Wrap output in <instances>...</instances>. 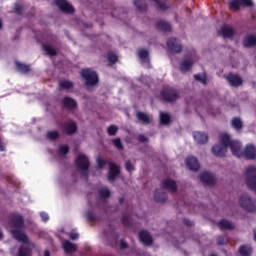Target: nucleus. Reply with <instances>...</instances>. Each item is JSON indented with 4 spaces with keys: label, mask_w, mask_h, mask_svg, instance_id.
<instances>
[{
    "label": "nucleus",
    "mask_w": 256,
    "mask_h": 256,
    "mask_svg": "<svg viewBox=\"0 0 256 256\" xmlns=\"http://www.w3.org/2000/svg\"><path fill=\"white\" fill-rule=\"evenodd\" d=\"M228 147L235 157H241V143L239 141L232 140Z\"/></svg>",
    "instance_id": "nucleus-25"
},
{
    "label": "nucleus",
    "mask_w": 256,
    "mask_h": 256,
    "mask_svg": "<svg viewBox=\"0 0 256 256\" xmlns=\"http://www.w3.org/2000/svg\"><path fill=\"white\" fill-rule=\"evenodd\" d=\"M242 45L246 49H251L253 47H256V35L254 34H248L244 36L242 40Z\"/></svg>",
    "instance_id": "nucleus-14"
},
{
    "label": "nucleus",
    "mask_w": 256,
    "mask_h": 256,
    "mask_svg": "<svg viewBox=\"0 0 256 256\" xmlns=\"http://www.w3.org/2000/svg\"><path fill=\"white\" fill-rule=\"evenodd\" d=\"M238 252L241 256H250L251 253H253V248H251L249 245H242L240 246Z\"/></svg>",
    "instance_id": "nucleus-34"
},
{
    "label": "nucleus",
    "mask_w": 256,
    "mask_h": 256,
    "mask_svg": "<svg viewBox=\"0 0 256 256\" xmlns=\"http://www.w3.org/2000/svg\"><path fill=\"white\" fill-rule=\"evenodd\" d=\"M107 59L111 65H115V63H117V61H119V57H117V54H115L113 52L107 53Z\"/></svg>",
    "instance_id": "nucleus-38"
},
{
    "label": "nucleus",
    "mask_w": 256,
    "mask_h": 256,
    "mask_svg": "<svg viewBox=\"0 0 256 256\" xmlns=\"http://www.w3.org/2000/svg\"><path fill=\"white\" fill-rule=\"evenodd\" d=\"M59 151L62 155H67V153H69V146L68 145L59 146Z\"/></svg>",
    "instance_id": "nucleus-51"
},
{
    "label": "nucleus",
    "mask_w": 256,
    "mask_h": 256,
    "mask_svg": "<svg viewBox=\"0 0 256 256\" xmlns=\"http://www.w3.org/2000/svg\"><path fill=\"white\" fill-rule=\"evenodd\" d=\"M229 243V236L221 235L217 237V245H227Z\"/></svg>",
    "instance_id": "nucleus-42"
},
{
    "label": "nucleus",
    "mask_w": 256,
    "mask_h": 256,
    "mask_svg": "<svg viewBox=\"0 0 256 256\" xmlns=\"http://www.w3.org/2000/svg\"><path fill=\"white\" fill-rule=\"evenodd\" d=\"M62 105L64 109H68V111H74V109H77V101L69 96H65L62 99Z\"/></svg>",
    "instance_id": "nucleus-15"
},
{
    "label": "nucleus",
    "mask_w": 256,
    "mask_h": 256,
    "mask_svg": "<svg viewBox=\"0 0 256 256\" xmlns=\"http://www.w3.org/2000/svg\"><path fill=\"white\" fill-rule=\"evenodd\" d=\"M122 225H124V227H131L133 225V222L131 221V219L128 218L127 215H123L122 216Z\"/></svg>",
    "instance_id": "nucleus-46"
},
{
    "label": "nucleus",
    "mask_w": 256,
    "mask_h": 256,
    "mask_svg": "<svg viewBox=\"0 0 256 256\" xmlns=\"http://www.w3.org/2000/svg\"><path fill=\"white\" fill-rule=\"evenodd\" d=\"M13 11L14 13H16V15H23V11H25V6H23V4L16 3L14 4Z\"/></svg>",
    "instance_id": "nucleus-40"
},
{
    "label": "nucleus",
    "mask_w": 256,
    "mask_h": 256,
    "mask_svg": "<svg viewBox=\"0 0 256 256\" xmlns=\"http://www.w3.org/2000/svg\"><path fill=\"white\" fill-rule=\"evenodd\" d=\"M109 171H108V181L113 183L117 177L121 174V169L117 166V164L113 162H108Z\"/></svg>",
    "instance_id": "nucleus-9"
},
{
    "label": "nucleus",
    "mask_w": 256,
    "mask_h": 256,
    "mask_svg": "<svg viewBox=\"0 0 256 256\" xmlns=\"http://www.w3.org/2000/svg\"><path fill=\"white\" fill-rule=\"evenodd\" d=\"M167 47L172 53H181L183 51V46L175 38L168 39Z\"/></svg>",
    "instance_id": "nucleus-12"
},
{
    "label": "nucleus",
    "mask_w": 256,
    "mask_h": 256,
    "mask_svg": "<svg viewBox=\"0 0 256 256\" xmlns=\"http://www.w3.org/2000/svg\"><path fill=\"white\" fill-rule=\"evenodd\" d=\"M127 247H129L127 242H125V240H120V249H127Z\"/></svg>",
    "instance_id": "nucleus-57"
},
{
    "label": "nucleus",
    "mask_w": 256,
    "mask_h": 256,
    "mask_svg": "<svg viewBox=\"0 0 256 256\" xmlns=\"http://www.w3.org/2000/svg\"><path fill=\"white\" fill-rule=\"evenodd\" d=\"M239 205L244 209V211H247L248 213H255L256 212V205L255 202L251 199V196L249 194H244L239 199Z\"/></svg>",
    "instance_id": "nucleus-6"
},
{
    "label": "nucleus",
    "mask_w": 256,
    "mask_h": 256,
    "mask_svg": "<svg viewBox=\"0 0 256 256\" xmlns=\"http://www.w3.org/2000/svg\"><path fill=\"white\" fill-rule=\"evenodd\" d=\"M185 162H186V167H188V169L190 171H197L200 167L199 161L197 160V158L195 156L187 157Z\"/></svg>",
    "instance_id": "nucleus-18"
},
{
    "label": "nucleus",
    "mask_w": 256,
    "mask_h": 256,
    "mask_svg": "<svg viewBox=\"0 0 256 256\" xmlns=\"http://www.w3.org/2000/svg\"><path fill=\"white\" fill-rule=\"evenodd\" d=\"M48 139H51V141H55L59 139V132L57 131H50L47 133Z\"/></svg>",
    "instance_id": "nucleus-47"
},
{
    "label": "nucleus",
    "mask_w": 256,
    "mask_h": 256,
    "mask_svg": "<svg viewBox=\"0 0 256 256\" xmlns=\"http://www.w3.org/2000/svg\"><path fill=\"white\" fill-rule=\"evenodd\" d=\"M155 28L158 29V31H162V33H169L171 31V23L163 20H158L155 23Z\"/></svg>",
    "instance_id": "nucleus-22"
},
{
    "label": "nucleus",
    "mask_w": 256,
    "mask_h": 256,
    "mask_svg": "<svg viewBox=\"0 0 256 256\" xmlns=\"http://www.w3.org/2000/svg\"><path fill=\"white\" fill-rule=\"evenodd\" d=\"M16 69L19 73H23V75H27V73H31V66L27 64H23L21 62H15Z\"/></svg>",
    "instance_id": "nucleus-27"
},
{
    "label": "nucleus",
    "mask_w": 256,
    "mask_h": 256,
    "mask_svg": "<svg viewBox=\"0 0 256 256\" xmlns=\"http://www.w3.org/2000/svg\"><path fill=\"white\" fill-rule=\"evenodd\" d=\"M118 128L115 125H110L107 128V133L110 135V137H114V135H117Z\"/></svg>",
    "instance_id": "nucleus-45"
},
{
    "label": "nucleus",
    "mask_w": 256,
    "mask_h": 256,
    "mask_svg": "<svg viewBox=\"0 0 256 256\" xmlns=\"http://www.w3.org/2000/svg\"><path fill=\"white\" fill-rule=\"evenodd\" d=\"M81 77L84 79L86 87H95V85L99 84V76L97 75V72L89 68L81 70Z\"/></svg>",
    "instance_id": "nucleus-3"
},
{
    "label": "nucleus",
    "mask_w": 256,
    "mask_h": 256,
    "mask_svg": "<svg viewBox=\"0 0 256 256\" xmlns=\"http://www.w3.org/2000/svg\"><path fill=\"white\" fill-rule=\"evenodd\" d=\"M244 157L245 159H249L250 161L256 159V148L253 144L246 145L244 149Z\"/></svg>",
    "instance_id": "nucleus-17"
},
{
    "label": "nucleus",
    "mask_w": 256,
    "mask_h": 256,
    "mask_svg": "<svg viewBox=\"0 0 256 256\" xmlns=\"http://www.w3.org/2000/svg\"><path fill=\"white\" fill-rule=\"evenodd\" d=\"M194 79L195 81H198L199 83H202V85H206L207 84V74L203 73V74H195L194 75Z\"/></svg>",
    "instance_id": "nucleus-37"
},
{
    "label": "nucleus",
    "mask_w": 256,
    "mask_h": 256,
    "mask_svg": "<svg viewBox=\"0 0 256 256\" xmlns=\"http://www.w3.org/2000/svg\"><path fill=\"white\" fill-rule=\"evenodd\" d=\"M134 5L138 11H147V3L145 2V0H134Z\"/></svg>",
    "instance_id": "nucleus-35"
},
{
    "label": "nucleus",
    "mask_w": 256,
    "mask_h": 256,
    "mask_svg": "<svg viewBox=\"0 0 256 256\" xmlns=\"http://www.w3.org/2000/svg\"><path fill=\"white\" fill-rule=\"evenodd\" d=\"M70 239H72L73 241H75L76 239H79V234L75 233V232H71L69 234Z\"/></svg>",
    "instance_id": "nucleus-56"
},
{
    "label": "nucleus",
    "mask_w": 256,
    "mask_h": 256,
    "mask_svg": "<svg viewBox=\"0 0 256 256\" xmlns=\"http://www.w3.org/2000/svg\"><path fill=\"white\" fill-rule=\"evenodd\" d=\"M138 237L141 243H143V245H145L146 247H151V245H153V237L149 232L145 230L140 231Z\"/></svg>",
    "instance_id": "nucleus-13"
},
{
    "label": "nucleus",
    "mask_w": 256,
    "mask_h": 256,
    "mask_svg": "<svg viewBox=\"0 0 256 256\" xmlns=\"http://www.w3.org/2000/svg\"><path fill=\"white\" fill-rule=\"evenodd\" d=\"M0 151H5V143L0 139Z\"/></svg>",
    "instance_id": "nucleus-58"
},
{
    "label": "nucleus",
    "mask_w": 256,
    "mask_h": 256,
    "mask_svg": "<svg viewBox=\"0 0 256 256\" xmlns=\"http://www.w3.org/2000/svg\"><path fill=\"white\" fill-rule=\"evenodd\" d=\"M218 227L221 229V230H228V231H231L233 229H235V225H233V223H231L229 220H220L219 223H218Z\"/></svg>",
    "instance_id": "nucleus-29"
},
{
    "label": "nucleus",
    "mask_w": 256,
    "mask_h": 256,
    "mask_svg": "<svg viewBox=\"0 0 256 256\" xmlns=\"http://www.w3.org/2000/svg\"><path fill=\"white\" fill-rule=\"evenodd\" d=\"M183 223L186 225V227H193V225H195V223H193V221L189 220L188 218H184Z\"/></svg>",
    "instance_id": "nucleus-53"
},
{
    "label": "nucleus",
    "mask_w": 256,
    "mask_h": 256,
    "mask_svg": "<svg viewBox=\"0 0 256 256\" xmlns=\"http://www.w3.org/2000/svg\"><path fill=\"white\" fill-rule=\"evenodd\" d=\"M254 241H256V229H254Z\"/></svg>",
    "instance_id": "nucleus-61"
},
{
    "label": "nucleus",
    "mask_w": 256,
    "mask_h": 256,
    "mask_svg": "<svg viewBox=\"0 0 256 256\" xmlns=\"http://www.w3.org/2000/svg\"><path fill=\"white\" fill-rule=\"evenodd\" d=\"M10 227L12 230H10V233L16 241L19 243H23L24 245H27L29 243V237L27 234L22 231V229H25V218L21 214H10L9 218Z\"/></svg>",
    "instance_id": "nucleus-1"
},
{
    "label": "nucleus",
    "mask_w": 256,
    "mask_h": 256,
    "mask_svg": "<svg viewBox=\"0 0 256 256\" xmlns=\"http://www.w3.org/2000/svg\"><path fill=\"white\" fill-rule=\"evenodd\" d=\"M112 143L116 149L123 151V143H121V138H115L112 140Z\"/></svg>",
    "instance_id": "nucleus-44"
},
{
    "label": "nucleus",
    "mask_w": 256,
    "mask_h": 256,
    "mask_svg": "<svg viewBox=\"0 0 256 256\" xmlns=\"http://www.w3.org/2000/svg\"><path fill=\"white\" fill-rule=\"evenodd\" d=\"M136 119H138L139 123H142V125H151L153 121L151 116L145 112H137Z\"/></svg>",
    "instance_id": "nucleus-19"
},
{
    "label": "nucleus",
    "mask_w": 256,
    "mask_h": 256,
    "mask_svg": "<svg viewBox=\"0 0 256 256\" xmlns=\"http://www.w3.org/2000/svg\"><path fill=\"white\" fill-rule=\"evenodd\" d=\"M150 1L160 11H167L169 9V6H167V2H165V0H150Z\"/></svg>",
    "instance_id": "nucleus-31"
},
{
    "label": "nucleus",
    "mask_w": 256,
    "mask_h": 256,
    "mask_svg": "<svg viewBox=\"0 0 256 256\" xmlns=\"http://www.w3.org/2000/svg\"><path fill=\"white\" fill-rule=\"evenodd\" d=\"M162 189H167L171 193H175L177 191V182L171 179H165L162 181Z\"/></svg>",
    "instance_id": "nucleus-21"
},
{
    "label": "nucleus",
    "mask_w": 256,
    "mask_h": 256,
    "mask_svg": "<svg viewBox=\"0 0 256 256\" xmlns=\"http://www.w3.org/2000/svg\"><path fill=\"white\" fill-rule=\"evenodd\" d=\"M160 123H161V125H169V123H171V117L169 116V114H167L165 112H161L160 113Z\"/></svg>",
    "instance_id": "nucleus-36"
},
{
    "label": "nucleus",
    "mask_w": 256,
    "mask_h": 256,
    "mask_svg": "<svg viewBox=\"0 0 256 256\" xmlns=\"http://www.w3.org/2000/svg\"><path fill=\"white\" fill-rule=\"evenodd\" d=\"M119 203L120 205H123V203H125V198L123 197L119 198Z\"/></svg>",
    "instance_id": "nucleus-59"
},
{
    "label": "nucleus",
    "mask_w": 256,
    "mask_h": 256,
    "mask_svg": "<svg viewBox=\"0 0 256 256\" xmlns=\"http://www.w3.org/2000/svg\"><path fill=\"white\" fill-rule=\"evenodd\" d=\"M137 54L139 59H142V61L149 59V51H147L146 49H143V48L139 49Z\"/></svg>",
    "instance_id": "nucleus-39"
},
{
    "label": "nucleus",
    "mask_w": 256,
    "mask_h": 256,
    "mask_svg": "<svg viewBox=\"0 0 256 256\" xmlns=\"http://www.w3.org/2000/svg\"><path fill=\"white\" fill-rule=\"evenodd\" d=\"M59 87H60V89H72L73 82H71L69 80H64L59 83Z\"/></svg>",
    "instance_id": "nucleus-43"
},
{
    "label": "nucleus",
    "mask_w": 256,
    "mask_h": 256,
    "mask_svg": "<svg viewBox=\"0 0 256 256\" xmlns=\"http://www.w3.org/2000/svg\"><path fill=\"white\" fill-rule=\"evenodd\" d=\"M0 239H3V232L0 230Z\"/></svg>",
    "instance_id": "nucleus-62"
},
{
    "label": "nucleus",
    "mask_w": 256,
    "mask_h": 256,
    "mask_svg": "<svg viewBox=\"0 0 256 256\" xmlns=\"http://www.w3.org/2000/svg\"><path fill=\"white\" fill-rule=\"evenodd\" d=\"M44 256H51V253L49 252V250L44 251Z\"/></svg>",
    "instance_id": "nucleus-60"
},
{
    "label": "nucleus",
    "mask_w": 256,
    "mask_h": 256,
    "mask_svg": "<svg viewBox=\"0 0 256 256\" xmlns=\"http://www.w3.org/2000/svg\"><path fill=\"white\" fill-rule=\"evenodd\" d=\"M125 169L128 171V173H133V171H135V166H133V163L128 160L125 162Z\"/></svg>",
    "instance_id": "nucleus-50"
},
{
    "label": "nucleus",
    "mask_w": 256,
    "mask_h": 256,
    "mask_svg": "<svg viewBox=\"0 0 256 256\" xmlns=\"http://www.w3.org/2000/svg\"><path fill=\"white\" fill-rule=\"evenodd\" d=\"M193 67V60H184L180 65V71L182 73H187V71H191Z\"/></svg>",
    "instance_id": "nucleus-32"
},
{
    "label": "nucleus",
    "mask_w": 256,
    "mask_h": 256,
    "mask_svg": "<svg viewBox=\"0 0 256 256\" xmlns=\"http://www.w3.org/2000/svg\"><path fill=\"white\" fill-rule=\"evenodd\" d=\"M97 218L95 217V214L93 212L89 211L87 212V220L88 221H95Z\"/></svg>",
    "instance_id": "nucleus-55"
},
{
    "label": "nucleus",
    "mask_w": 256,
    "mask_h": 256,
    "mask_svg": "<svg viewBox=\"0 0 256 256\" xmlns=\"http://www.w3.org/2000/svg\"><path fill=\"white\" fill-rule=\"evenodd\" d=\"M220 145L226 147V149L233 143V140H231V137L229 134H220Z\"/></svg>",
    "instance_id": "nucleus-30"
},
{
    "label": "nucleus",
    "mask_w": 256,
    "mask_h": 256,
    "mask_svg": "<svg viewBox=\"0 0 256 256\" xmlns=\"http://www.w3.org/2000/svg\"><path fill=\"white\" fill-rule=\"evenodd\" d=\"M75 165L77 169L80 171L81 177L84 179H89V167L91 163L89 162V158L85 154H80L75 160Z\"/></svg>",
    "instance_id": "nucleus-2"
},
{
    "label": "nucleus",
    "mask_w": 256,
    "mask_h": 256,
    "mask_svg": "<svg viewBox=\"0 0 256 256\" xmlns=\"http://www.w3.org/2000/svg\"><path fill=\"white\" fill-rule=\"evenodd\" d=\"M65 135H75L77 133V123L75 121H66L60 125Z\"/></svg>",
    "instance_id": "nucleus-8"
},
{
    "label": "nucleus",
    "mask_w": 256,
    "mask_h": 256,
    "mask_svg": "<svg viewBox=\"0 0 256 256\" xmlns=\"http://www.w3.org/2000/svg\"><path fill=\"white\" fill-rule=\"evenodd\" d=\"M55 5L62 13H66L67 15H73L75 13V9L67 0H55Z\"/></svg>",
    "instance_id": "nucleus-7"
},
{
    "label": "nucleus",
    "mask_w": 256,
    "mask_h": 256,
    "mask_svg": "<svg viewBox=\"0 0 256 256\" xmlns=\"http://www.w3.org/2000/svg\"><path fill=\"white\" fill-rule=\"evenodd\" d=\"M138 141H140V143H147V141H149V138H147L145 135L140 134L138 136Z\"/></svg>",
    "instance_id": "nucleus-54"
},
{
    "label": "nucleus",
    "mask_w": 256,
    "mask_h": 256,
    "mask_svg": "<svg viewBox=\"0 0 256 256\" xmlns=\"http://www.w3.org/2000/svg\"><path fill=\"white\" fill-rule=\"evenodd\" d=\"M211 151L215 157L221 158L227 153V147L223 146L222 144H216L212 147Z\"/></svg>",
    "instance_id": "nucleus-20"
},
{
    "label": "nucleus",
    "mask_w": 256,
    "mask_h": 256,
    "mask_svg": "<svg viewBox=\"0 0 256 256\" xmlns=\"http://www.w3.org/2000/svg\"><path fill=\"white\" fill-rule=\"evenodd\" d=\"M109 161L103 159V158H98L97 159V165H98V169H103V167H105L106 165H109Z\"/></svg>",
    "instance_id": "nucleus-48"
},
{
    "label": "nucleus",
    "mask_w": 256,
    "mask_h": 256,
    "mask_svg": "<svg viewBox=\"0 0 256 256\" xmlns=\"http://www.w3.org/2000/svg\"><path fill=\"white\" fill-rule=\"evenodd\" d=\"M18 256H29V248L21 246L18 250Z\"/></svg>",
    "instance_id": "nucleus-49"
},
{
    "label": "nucleus",
    "mask_w": 256,
    "mask_h": 256,
    "mask_svg": "<svg viewBox=\"0 0 256 256\" xmlns=\"http://www.w3.org/2000/svg\"><path fill=\"white\" fill-rule=\"evenodd\" d=\"M154 201L156 203H165V201H167V193L159 189H156L154 191Z\"/></svg>",
    "instance_id": "nucleus-26"
},
{
    "label": "nucleus",
    "mask_w": 256,
    "mask_h": 256,
    "mask_svg": "<svg viewBox=\"0 0 256 256\" xmlns=\"http://www.w3.org/2000/svg\"><path fill=\"white\" fill-rule=\"evenodd\" d=\"M220 35L224 39H233V37L235 36V29L230 26L224 25L220 29Z\"/></svg>",
    "instance_id": "nucleus-16"
},
{
    "label": "nucleus",
    "mask_w": 256,
    "mask_h": 256,
    "mask_svg": "<svg viewBox=\"0 0 256 256\" xmlns=\"http://www.w3.org/2000/svg\"><path fill=\"white\" fill-rule=\"evenodd\" d=\"M62 247L67 255H71V253L77 251V245L71 243L69 240H63Z\"/></svg>",
    "instance_id": "nucleus-24"
},
{
    "label": "nucleus",
    "mask_w": 256,
    "mask_h": 256,
    "mask_svg": "<svg viewBox=\"0 0 256 256\" xmlns=\"http://www.w3.org/2000/svg\"><path fill=\"white\" fill-rule=\"evenodd\" d=\"M224 77L231 87H241V85H243V79L236 74L230 73L228 75H224Z\"/></svg>",
    "instance_id": "nucleus-11"
},
{
    "label": "nucleus",
    "mask_w": 256,
    "mask_h": 256,
    "mask_svg": "<svg viewBox=\"0 0 256 256\" xmlns=\"http://www.w3.org/2000/svg\"><path fill=\"white\" fill-rule=\"evenodd\" d=\"M199 179L200 183H202V185H206L207 187H213V185L216 183L215 176L209 172H202Z\"/></svg>",
    "instance_id": "nucleus-10"
},
{
    "label": "nucleus",
    "mask_w": 256,
    "mask_h": 256,
    "mask_svg": "<svg viewBox=\"0 0 256 256\" xmlns=\"http://www.w3.org/2000/svg\"><path fill=\"white\" fill-rule=\"evenodd\" d=\"M161 97L166 103H174L179 99V91L175 88L164 87L161 91Z\"/></svg>",
    "instance_id": "nucleus-5"
},
{
    "label": "nucleus",
    "mask_w": 256,
    "mask_h": 256,
    "mask_svg": "<svg viewBox=\"0 0 256 256\" xmlns=\"http://www.w3.org/2000/svg\"><path fill=\"white\" fill-rule=\"evenodd\" d=\"M98 195L100 199H109L111 197V190L104 186L98 189Z\"/></svg>",
    "instance_id": "nucleus-33"
},
{
    "label": "nucleus",
    "mask_w": 256,
    "mask_h": 256,
    "mask_svg": "<svg viewBox=\"0 0 256 256\" xmlns=\"http://www.w3.org/2000/svg\"><path fill=\"white\" fill-rule=\"evenodd\" d=\"M193 137L198 145H205L209 141V136L203 132H194Z\"/></svg>",
    "instance_id": "nucleus-23"
},
{
    "label": "nucleus",
    "mask_w": 256,
    "mask_h": 256,
    "mask_svg": "<svg viewBox=\"0 0 256 256\" xmlns=\"http://www.w3.org/2000/svg\"><path fill=\"white\" fill-rule=\"evenodd\" d=\"M44 51L49 55V57H55L57 55V50L51 46L44 45Z\"/></svg>",
    "instance_id": "nucleus-41"
},
{
    "label": "nucleus",
    "mask_w": 256,
    "mask_h": 256,
    "mask_svg": "<svg viewBox=\"0 0 256 256\" xmlns=\"http://www.w3.org/2000/svg\"><path fill=\"white\" fill-rule=\"evenodd\" d=\"M230 125L235 131H241V129H243V121L239 117L232 118Z\"/></svg>",
    "instance_id": "nucleus-28"
},
{
    "label": "nucleus",
    "mask_w": 256,
    "mask_h": 256,
    "mask_svg": "<svg viewBox=\"0 0 256 256\" xmlns=\"http://www.w3.org/2000/svg\"><path fill=\"white\" fill-rule=\"evenodd\" d=\"M40 217L44 223H47L49 221V214H47L46 212H41Z\"/></svg>",
    "instance_id": "nucleus-52"
},
{
    "label": "nucleus",
    "mask_w": 256,
    "mask_h": 256,
    "mask_svg": "<svg viewBox=\"0 0 256 256\" xmlns=\"http://www.w3.org/2000/svg\"><path fill=\"white\" fill-rule=\"evenodd\" d=\"M227 7L232 13H237L241 11V7H253L252 0H229L227 2Z\"/></svg>",
    "instance_id": "nucleus-4"
}]
</instances>
